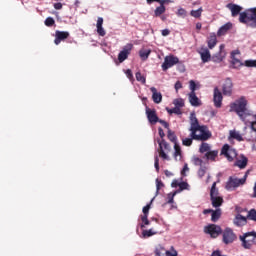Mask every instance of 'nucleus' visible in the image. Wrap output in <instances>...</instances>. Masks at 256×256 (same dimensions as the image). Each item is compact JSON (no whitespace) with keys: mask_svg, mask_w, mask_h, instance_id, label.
<instances>
[{"mask_svg":"<svg viewBox=\"0 0 256 256\" xmlns=\"http://www.w3.org/2000/svg\"><path fill=\"white\" fill-rule=\"evenodd\" d=\"M246 67H255L256 68V60H246L245 61Z\"/></svg>","mask_w":256,"mask_h":256,"instance_id":"5fc2aeb1","label":"nucleus"},{"mask_svg":"<svg viewBox=\"0 0 256 256\" xmlns=\"http://www.w3.org/2000/svg\"><path fill=\"white\" fill-rule=\"evenodd\" d=\"M131 51H133V44L131 43L126 44L118 54L119 63H123V61H126L129 55H131Z\"/></svg>","mask_w":256,"mask_h":256,"instance_id":"9d476101","label":"nucleus"},{"mask_svg":"<svg viewBox=\"0 0 256 256\" xmlns=\"http://www.w3.org/2000/svg\"><path fill=\"white\" fill-rule=\"evenodd\" d=\"M187 171H189V166L187 164L184 165L182 171H181V175H183V177H185L187 174Z\"/></svg>","mask_w":256,"mask_h":256,"instance_id":"e2e57ef3","label":"nucleus"},{"mask_svg":"<svg viewBox=\"0 0 256 256\" xmlns=\"http://www.w3.org/2000/svg\"><path fill=\"white\" fill-rule=\"evenodd\" d=\"M218 219H221V209L219 208L212 211V215H211V221L213 223H217Z\"/></svg>","mask_w":256,"mask_h":256,"instance_id":"7c9ffc66","label":"nucleus"},{"mask_svg":"<svg viewBox=\"0 0 256 256\" xmlns=\"http://www.w3.org/2000/svg\"><path fill=\"white\" fill-rule=\"evenodd\" d=\"M193 140H195L193 137L190 136V138H184L182 140V144L185 146V147H191V145H193Z\"/></svg>","mask_w":256,"mask_h":256,"instance_id":"37998d69","label":"nucleus"},{"mask_svg":"<svg viewBox=\"0 0 256 256\" xmlns=\"http://www.w3.org/2000/svg\"><path fill=\"white\" fill-rule=\"evenodd\" d=\"M166 256H177V251L171 252L169 250H166Z\"/></svg>","mask_w":256,"mask_h":256,"instance_id":"774afa93","label":"nucleus"},{"mask_svg":"<svg viewBox=\"0 0 256 256\" xmlns=\"http://www.w3.org/2000/svg\"><path fill=\"white\" fill-rule=\"evenodd\" d=\"M166 9H165V0H163V2H160V6H158L155 11H154V15L155 17H161L163 15V13H165Z\"/></svg>","mask_w":256,"mask_h":256,"instance_id":"bb28decb","label":"nucleus"},{"mask_svg":"<svg viewBox=\"0 0 256 256\" xmlns=\"http://www.w3.org/2000/svg\"><path fill=\"white\" fill-rule=\"evenodd\" d=\"M226 55L225 45L221 44L219 52L212 56L213 63H221V61L225 59Z\"/></svg>","mask_w":256,"mask_h":256,"instance_id":"f3484780","label":"nucleus"},{"mask_svg":"<svg viewBox=\"0 0 256 256\" xmlns=\"http://www.w3.org/2000/svg\"><path fill=\"white\" fill-rule=\"evenodd\" d=\"M240 241H242V247H244V249H251L253 245H256V232H246L244 235L240 236Z\"/></svg>","mask_w":256,"mask_h":256,"instance_id":"20e7f679","label":"nucleus"},{"mask_svg":"<svg viewBox=\"0 0 256 256\" xmlns=\"http://www.w3.org/2000/svg\"><path fill=\"white\" fill-rule=\"evenodd\" d=\"M189 87H190L191 93H195V91L197 90V84L193 80H190Z\"/></svg>","mask_w":256,"mask_h":256,"instance_id":"3c124183","label":"nucleus"},{"mask_svg":"<svg viewBox=\"0 0 256 256\" xmlns=\"http://www.w3.org/2000/svg\"><path fill=\"white\" fill-rule=\"evenodd\" d=\"M173 105H175L176 108L181 109L185 107V100H183V98L174 99Z\"/></svg>","mask_w":256,"mask_h":256,"instance_id":"f704fd0d","label":"nucleus"},{"mask_svg":"<svg viewBox=\"0 0 256 256\" xmlns=\"http://www.w3.org/2000/svg\"><path fill=\"white\" fill-rule=\"evenodd\" d=\"M177 15L178 17H187V10H185L184 8H180L178 9Z\"/></svg>","mask_w":256,"mask_h":256,"instance_id":"864d4df0","label":"nucleus"},{"mask_svg":"<svg viewBox=\"0 0 256 256\" xmlns=\"http://www.w3.org/2000/svg\"><path fill=\"white\" fill-rule=\"evenodd\" d=\"M248 175H249V171H246L244 177L241 179L230 177L227 183L228 189L236 188V187H239L240 185H245V183H247Z\"/></svg>","mask_w":256,"mask_h":256,"instance_id":"1a4fd4ad","label":"nucleus"},{"mask_svg":"<svg viewBox=\"0 0 256 256\" xmlns=\"http://www.w3.org/2000/svg\"><path fill=\"white\" fill-rule=\"evenodd\" d=\"M125 73H126V77H128L130 81H133V72L131 71V69L126 70Z\"/></svg>","mask_w":256,"mask_h":256,"instance_id":"bf43d9fd","label":"nucleus"},{"mask_svg":"<svg viewBox=\"0 0 256 256\" xmlns=\"http://www.w3.org/2000/svg\"><path fill=\"white\" fill-rule=\"evenodd\" d=\"M218 155H219L218 150H212V151L206 152L205 157L208 161H216Z\"/></svg>","mask_w":256,"mask_h":256,"instance_id":"cd10ccee","label":"nucleus"},{"mask_svg":"<svg viewBox=\"0 0 256 256\" xmlns=\"http://www.w3.org/2000/svg\"><path fill=\"white\" fill-rule=\"evenodd\" d=\"M204 232L210 235L212 239H217L223 233V230L217 224H210L204 228Z\"/></svg>","mask_w":256,"mask_h":256,"instance_id":"0eeeda50","label":"nucleus"},{"mask_svg":"<svg viewBox=\"0 0 256 256\" xmlns=\"http://www.w3.org/2000/svg\"><path fill=\"white\" fill-rule=\"evenodd\" d=\"M247 123H250L251 124V129H253L256 132V120L253 121V118L249 117Z\"/></svg>","mask_w":256,"mask_h":256,"instance_id":"4d7b16f0","label":"nucleus"},{"mask_svg":"<svg viewBox=\"0 0 256 256\" xmlns=\"http://www.w3.org/2000/svg\"><path fill=\"white\" fill-rule=\"evenodd\" d=\"M233 223L236 225V227H243V225H247V218L241 214H238L234 218Z\"/></svg>","mask_w":256,"mask_h":256,"instance_id":"4be33fe9","label":"nucleus"},{"mask_svg":"<svg viewBox=\"0 0 256 256\" xmlns=\"http://www.w3.org/2000/svg\"><path fill=\"white\" fill-rule=\"evenodd\" d=\"M167 137L171 143H174V145L177 143V135H175V132L171 131V129L168 130Z\"/></svg>","mask_w":256,"mask_h":256,"instance_id":"c9c22d12","label":"nucleus"},{"mask_svg":"<svg viewBox=\"0 0 256 256\" xmlns=\"http://www.w3.org/2000/svg\"><path fill=\"white\" fill-rule=\"evenodd\" d=\"M213 101L214 106L217 109H220V107L223 105V93H221V90H219L218 87L214 88Z\"/></svg>","mask_w":256,"mask_h":256,"instance_id":"2eb2a0df","label":"nucleus"},{"mask_svg":"<svg viewBox=\"0 0 256 256\" xmlns=\"http://www.w3.org/2000/svg\"><path fill=\"white\" fill-rule=\"evenodd\" d=\"M136 80L142 83V85H145L147 83V79L145 76L141 75V72H136Z\"/></svg>","mask_w":256,"mask_h":256,"instance_id":"c03bdc74","label":"nucleus"},{"mask_svg":"<svg viewBox=\"0 0 256 256\" xmlns=\"http://www.w3.org/2000/svg\"><path fill=\"white\" fill-rule=\"evenodd\" d=\"M150 91L152 93V100L156 103L159 104L161 101H163V95L161 92H157V88L151 87Z\"/></svg>","mask_w":256,"mask_h":256,"instance_id":"6ab92c4d","label":"nucleus"},{"mask_svg":"<svg viewBox=\"0 0 256 256\" xmlns=\"http://www.w3.org/2000/svg\"><path fill=\"white\" fill-rule=\"evenodd\" d=\"M221 155H224V157L231 162L237 158V150L231 148L229 144H225L221 149Z\"/></svg>","mask_w":256,"mask_h":256,"instance_id":"6e6552de","label":"nucleus"},{"mask_svg":"<svg viewBox=\"0 0 256 256\" xmlns=\"http://www.w3.org/2000/svg\"><path fill=\"white\" fill-rule=\"evenodd\" d=\"M154 167H155L157 173H159V156H155V158H154Z\"/></svg>","mask_w":256,"mask_h":256,"instance_id":"13d9d810","label":"nucleus"},{"mask_svg":"<svg viewBox=\"0 0 256 256\" xmlns=\"http://www.w3.org/2000/svg\"><path fill=\"white\" fill-rule=\"evenodd\" d=\"M232 67L234 69H239V67H243V62H241V60L233 57L232 58Z\"/></svg>","mask_w":256,"mask_h":256,"instance_id":"4c0bfd02","label":"nucleus"},{"mask_svg":"<svg viewBox=\"0 0 256 256\" xmlns=\"http://www.w3.org/2000/svg\"><path fill=\"white\" fill-rule=\"evenodd\" d=\"M153 203V199L150 201L149 204L143 207L142 212L143 215L149 216V209H151V204Z\"/></svg>","mask_w":256,"mask_h":256,"instance_id":"de8ad7c7","label":"nucleus"},{"mask_svg":"<svg viewBox=\"0 0 256 256\" xmlns=\"http://www.w3.org/2000/svg\"><path fill=\"white\" fill-rule=\"evenodd\" d=\"M173 157L175 161H181V159H183V151L181 150V146L178 143L174 144Z\"/></svg>","mask_w":256,"mask_h":256,"instance_id":"5701e85b","label":"nucleus"},{"mask_svg":"<svg viewBox=\"0 0 256 256\" xmlns=\"http://www.w3.org/2000/svg\"><path fill=\"white\" fill-rule=\"evenodd\" d=\"M203 13V7H200L197 10H191L190 15L191 17H194L195 19H199Z\"/></svg>","mask_w":256,"mask_h":256,"instance_id":"72a5a7b5","label":"nucleus"},{"mask_svg":"<svg viewBox=\"0 0 256 256\" xmlns=\"http://www.w3.org/2000/svg\"><path fill=\"white\" fill-rule=\"evenodd\" d=\"M227 8L230 9L232 17H237V15H241V11H243V8L237 4H228Z\"/></svg>","mask_w":256,"mask_h":256,"instance_id":"aec40b11","label":"nucleus"},{"mask_svg":"<svg viewBox=\"0 0 256 256\" xmlns=\"http://www.w3.org/2000/svg\"><path fill=\"white\" fill-rule=\"evenodd\" d=\"M247 219H250V221H256V210L251 209L248 211Z\"/></svg>","mask_w":256,"mask_h":256,"instance_id":"a18cd8bd","label":"nucleus"},{"mask_svg":"<svg viewBox=\"0 0 256 256\" xmlns=\"http://www.w3.org/2000/svg\"><path fill=\"white\" fill-rule=\"evenodd\" d=\"M177 63H179L178 57L174 55L166 56L162 64V70L167 71V69H171V67H173L174 65H177Z\"/></svg>","mask_w":256,"mask_h":256,"instance_id":"9b49d317","label":"nucleus"},{"mask_svg":"<svg viewBox=\"0 0 256 256\" xmlns=\"http://www.w3.org/2000/svg\"><path fill=\"white\" fill-rule=\"evenodd\" d=\"M69 32L68 31H59L56 30L55 32V39L54 43L55 45H60L61 41H65V39H69Z\"/></svg>","mask_w":256,"mask_h":256,"instance_id":"dca6fc26","label":"nucleus"},{"mask_svg":"<svg viewBox=\"0 0 256 256\" xmlns=\"http://www.w3.org/2000/svg\"><path fill=\"white\" fill-rule=\"evenodd\" d=\"M222 93L226 97H231V95H233V81H231V78H226L224 81L222 86Z\"/></svg>","mask_w":256,"mask_h":256,"instance_id":"4468645a","label":"nucleus"},{"mask_svg":"<svg viewBox=\"0 0 256 256\" xmlns=\"http://www.w3.org/2000/svg\"><path fill=\"white\" fill-rule=\"evenodd\" d=\"M230 113H236L239 119L246 124L249 121V117L256 119V114L254 115L249 109H247V99L243 96L230 104Z\"/></svg>","mask_w":256,"mask_h":256,"instance_id":"f03ea898","label":"nucleus"},{"mask_svg":"<svg viewBox=\"0 0 256 256\" xmlns=\"http://www.w3.org/2000/svg\"><path fill=\"white\" fill-rule=\"evenodd\" d=\"M197 53L200 54V58L202 63H209L213 57H211V52L209 51V48L202 46L199 50H197Z\"/></svg>","mask_w":256,"mask_h":256,"instance_id":"f8f14e48","label":"nucleus"},{"mask_svg":"<svg viewBox=\"0 0 256 256\" xmlns=\"http://www.w3.org/2000/svg\"><path fill=\"white\" fill-rule=\"evenodd\" d=\"M44 24L46 27H53V25H55V19H53V17H48L46 18Z\"/></svg>","mask_w":256,"mask_h":256,"instance_id":"49530a36","label":"nucleus"},{"mask_svg":"<svg viewBox=\"0 0 256 256\" xmlns=\"http://www.w3.org/2000/svg\"><path fill=\"white\" fill-rule=\"evenodd\" d=\"M233 24L231 22H228L226 24H224L217 32L218 37H221L223 35L227 34V31H230V29H232Z\"/></svg>","mask_w":256,"mask_h":256,"instance_id":"393cba45","label":"nucleus"},{"mask_svg":"<svg viewBox=\"0 0 256 256\" xmlns=\"http://www.w3.org/2000/svg\"><path fill=\"white\" fill-rule=\"evenodd\" d=\"M153 235H157V231L153 230V228L142 231V237L144 239H149V237H153Z\"/></svg>","mask_w":256,"mask_h":256,"instance_id":"2f4dec72","label":"nucleus"},{"mask_svg":"<svg viewBox=\"0 0 256 256\" xmlns=\"http://www.w3.org/2000/svg\"><path fill=\"white\" fill-rule=\"evenodd\" d=\"M205 173H207V168H205V167H201V168L198 170V176H199L200 178L205 177Z\"/></svg>","mask_w":256,"mask_h":256,"instance_id":"6e6d98bb","label":"nucleus"},{"mask_svg":"<svg viewBox=\"0 0 256 256\" xmlns=\"http://www.w3.org/2000/svg\"><path fill=\"white\" fill-rule=\"evenodd\" d=\"M158 123L163 125V127H165V129L169 130V123H167V121L159 119Z\"/></svg>","mask_w":256,"mask_h":256,"instance_id":"680f3d73","label":"nucleus"},{"mask_svg":"<svg viewBox=\"0 0 256 256\" xmlns=\"http://www.w3.org/2000/svg\"><path fill=\"white\" fill-rule=\"evenodd\" d=\"M175 195H177V192L169 193V194H168V196H167V198H168L167 203H168L169 205H171L172 203H174Z\"/></svg>","mask_w":256,"mask_h":256,"instance_id":"09e8293b","label":"nucleus"},{"mask_svg":"<svg viewBox=\"0 0 256 256\" xmlns=\"http://www.w3.org/2000/svg\"><path fill=\"white\" fill-rule=\"evenodd\" d=\"M212 206L215 207L217 209V207H221V205H223V197L221 196H216V197H212L210 198Z\"/></svg>","mask_w":256,"mask_h":256,"instance_id":"c85d7f7f","label":"nucleus"},{"mask_svg":"<svg viewBox=\"0 0 256 256\" xmlns=\"http://www.w3.org/2000/svg\"><path fill=\"white\" fill-rule=\"evenodd\" d=\"M247 163H249V159H247L245 155H241L240 159L236 160L234 163V166L239 167V169H245V167H247Z\"/></svg>","mask_w":256,"mask_h":256,"instance_id":"b1692460","label":"nucleus"},{"mask_svg":"<svg viewBox=\"0 0 256 256\" xmlns=\"http://www.w3.org/2000/svg\"><path fill=\"white\" fill-rule=\"evenodd\" d=\"M189 131L191 132L190 137H192L194 141H209L212 137L209 128L205 125H200L197 117L190 118Z\"/></svg>","mask_w":256,"mask_h":256,"instance_id":"f257e3e1","label":"nucleus"},{"mask_svg":"<svg viewBox=\"0 0 256 256\" xmlns=\"http://www.w3.org/2000/svg\"><path fill=\"white\" fill-rule=\"evenodd\" d=\"M234 241H237V234L233 232V229L226 228L222 231V243H224V245H231Z\"/></svg>","mask_w":256,"mask_h":256,"instance_id":"39448f33","label":"nucleus"},{"mask_svg":"<svg viewBox=\"0 0 256 256\" xmlns=\"http://www.w3.org/2000/svg\"><path fill=\"white\" fill-rule=\"evenodd\" d=\"M158 145H159V149H158L159 157H161V159H164V161H169V156L167 155V153H165V151H167L168 153L169 151H171V146L169 145V143H167L165 139H162V140H158Z\"/></svg>","mask_w":256,"mask_h":256,"instance_id":"423d86ee","label":"nucleus"},{"mask_svg":"<svg viewBox=\"0 0 256 256\" xmlns=\"http://www.w3.org/2000/svg\"><path fill=\"white\" fill-rule=\"evenodd\" d=\"M213 197H219V189H217V182H214L212 184L211 190H210V198Z\"/></svg>","mask_w":256,"mask_h":256,"instance_id":"473e14b6","label":"nucleus"},{"mask_svg":"<svg viewBox=\"0 0 256 256\" xmlns=\"http://www.w3.org/2000/svg\"><path fill=\"white\" fill-rule=\"evenodd\" d=\"M146 116L150 125H156V123H159V116H157V111L155 109L146 107Z\"/></svg>","mask_w":256,"mask_h":256,"instance_id":"ddd939ff","label":"nucleus"},{"mask_svg":"<svg viewBox=\"0 0 256 256\" xmlns=\"http://www.w3.org/2000/svg\"><path fill=\"white\" fill-rule=\"evenodd\" d=\"M166 111H167V113H169V115H173V113L175 114V115H181V109L180 108H177L176 106L174 107V108H171V109H169V108H166Z\"/></svg>","mask_w":256,"mask_h":256,"instance_id":"58836bf2","label":"nucleus"},{"mask_svg":"<svg viewBox=\"0 0 256 256\" xmlns=\"http://www.w3.org/2000/svg\"><path fill=\"white\" fill-rule=\"evenodd\" d=\"M208 49H213L215 45H217V35L215 33H211L207 40Z\"/></svg>","mask_w":256,"mask_h":256,"instance_id":"a878e982","label":"nucleus"},{"mask_svg":"<svg viewBox=\"0 0 256 256\" xmlns=\"http://www.w3.org/2000/svg\"><path fill=\"white\" fill-rule=\"evenodd\" d=\"M149 55H151V49H141L139 51V56L142 61H147V59H149Z\"/></svg>","mask_w":256,"mask_h":256,"instance_id":"c756f323","label":"nucleus"},{"mask_svg":"<svg viewBox=\"0 0 256 256\" xmlns=\"http://www.w3.org/2000/svg\"><path fill=\"white\" fill-rule=\"evenodd\" d=\"M161 187H165V185L163 184V181H161L159 178L156 179V191L157 193H159V191L161 190Z\"/></svg>","mask_w":256,"mask_h":256,"instance_id":"8fccbe9b","label":"nucleus"},{"mask_svg":"<svg viewBox=\"0 0 256 256\" xmlns=\"http://www.w3.org/2000/svg\"><path fill=\"white\" fill-rule=\"evenodd\" d=\"M211 256H227V255L221 254V250H215L212 252Z\"/></svg>","mask_w":256,"mask_h":256,"instance_id":"69168bd1","label":"nucleus"},{"mask_svg":"<svg viewBox=\"0 0 256 256\" xmlns=\"http://www.w3.org/2000/svg\"><path fill=\"white\" fill-rule=\"evenodd\" d=\"M188 99L192 107H201V101L199 100V97H197V94H195V92H190L188 94Z\"/></svg>","mask_w":256,"mask_h":256,"instance_id":"a211bd4d","label":"nucleus"},{"mask_svg":"<svg viewBox=\"0 0 256 256\" xmlns=\"http://www.w3.org/2000/svg\"><path fill=\"white\" fill-rule=\"evenodd\" d=\"M239 21L252 29H256V7L249 8L245 12L240 13Z\"/></svg>","mask_w":256,"mask_h":256,"instance_id":"7ed1b4c3","label":"nucleus"},{"mask_svg":"<svg viewBox=\"0 0 256 256\" xmlns=\"http://www.w3.org/2000/svg\"><path fill=\"white\" fill-rule=\"evenodd\" d=\"M96 28H97V33L100 37H105V35H107V32L103 28V18L102 17H99L97 19Z\"/></svg>","mask_w":256,"mask_h":256,"instance_id":"412c9836","label":"nucleus"},{"mask_svg":"<svg viewBox=\"0 0 256 256\" xmlns=\"http://www.w3.org/2000/svg\"><path fill=\"white\" fill-rule=\"evenodd\" d=\"M194 165H198V166L203 165V160L199 157H195L194 158Z\"/></svg>","mask_w":256,"mask_h":256,"instance_id":"052dcab7","label":"nucleus"},{"mask_svg":"<svg viewBox=\"0 0 256 256\" xmlns=\"http://www.w3.org/2000/svg\"><path fill=\"white\" fill-rule=\"evenodd\" d=\"M211 151V146L207 143H202L200 146V153H209Z\"/></svg>","mask_w":256,"mask_h":256,"instance_id":"79ce46f5","label":"nucleus"},{"mask_svg":"<svg viewBox=\"0 0 256 256\" xmlns=\"http://www.w3.org/2000/svg\"><path fill=\"white\" fill-rule=\"evenodd\" d=\"M142 224L140 225L141 229H145L146 225H151V222L149 221V216L142 215L141 216Z\"/></svg>","mask_w":256,"mask_h":256,"instance_id":"e433bc0d","label":"nucleus"},{"mask_svg":"<svg viewBox=\"0 0 256 256\" xmlns=\"http://www.w3.org/2000/svg\"><path fill=\"white\" fill-rule=\"evenodd\" d=\"M179 189H180V191H185V190L189 189V183H187V182H180Z\"/></svg>","mask_w":256,"mask_h":256,"instance_id":"603ef678","label":"nucleus"},{"mask_svg":"<svg viewBox=\"0 0 256 256\" xmlns=\"http://www.w3.org/2000/svg\"><path fill=\"white\" fill-rule=\"evenodd\" d=\"M167 250L165 248H163L162 246H158L155 250V256H162V255H166Z\"/></svg>","mask_w":256,"mask_h":256,"instance_id":"a19ab883","label":"nucleus"},{"mask_svg":"<svg viewBox=\"0 0 256 256\" xmlns=\"http://www.w3.org/2000/svg\"><path fill=\"white\" fill-rule=\"evenodd\" d=\"M230 137H232V139H236V141H243V136H241L237 131H231Z\"/></svg>","mask_w":256,"mask_h":256,"instance_id":"ea45409f","label":"nucleus"},{"mask_svg":"<svg viewBox=\"0 0 256 256\" xmlns=\"http://www.w3.org/2000/svg\"><path fill=\"white\" fill-rule=\"evenodd\" d=\"M174 87L176 91H179V89H183V84H181V81H177Z\"/></svg>","mask_w":256,"mask_h":256,"instance_id":"0e129e2a","label":"nucleus"},{"mask_svg":"<svg viewBox=\"0 0 256 256\" xmlns=\"http://www.w3.org/2000/svg\"><path fill=\"white\" fill-rule=\"evenodd\" d=\"M158 133H159V136L161 137V139H163L165 137V132L163 131V128L159 127Z\"/></svg>","mask_w":256,"mask_h":256,"instance_id":"338daca9","label":"nucleus"}]
</instances>
